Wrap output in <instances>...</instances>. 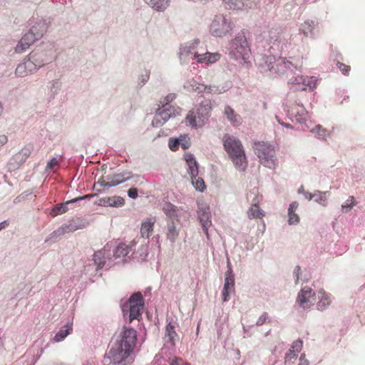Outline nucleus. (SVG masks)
<instances>
[{
    "label": "nucleus",
    "instance_id": "f257e3e1",
    "mask_svg": "<svg viewBox=\"0 0 365 365\" xmlns=\"http://www.w3.org/2000/svg\"><path fill=\"white\" fill-rule=\"evenodd\" d=\"M137 338L136 331L133 329H125L120 339L113 343L110 350L106 353L105 362L120 364L132 352L135 345Z\"/></svg>",
    "mask_w": 365,
    "mask_h": 365
},
{
    "label": "nucleus",
    "instance_id": "f03ea898",
    "mask_svg": "<svg viewBox=\"0 0 365 365\" xmlns=\"http://www.w3.org/2000/svg\"><path fill=\"white\" fill-rule=\"evenodd\" d=\"M223 146L235 168L245 170L247 166L245 152L241 141L233 135L228 134L223 137Z\"/></svg>",
    "mask_w": 365,
    "mask_h": 365
},
{
    "label": "nucleus",
    "instance_id": "7ed1b4c3",
    "mask_svg": "<svg viewBox=\"0 0 365 365\" xmlns=\"http://www.w3.org/2000/svg\"><path fill=\"white\" fill-rule=\"evenodd\" d=\"M302 62L300 59L293 62L285 58H275L273 56H268L265 58V66L273 76H281L287 73L288 70L293 71L302 67Z\"/></svg>",
    "mask_w": 365,
    "mask_h": 365
},
{
    "label": "nucleus",
    "instance_id": "20e7f679",
    "mask_svg": "<svg viewBox=\"0 0 365 365\" xmlns=\"http://www.w3.org/2000/svg\"><path fill=\"white\" fill-rule=\"evenodd\" d=\"M254 149L262 165L270 169L277 167V158L272 145L264 142H258L255 143Z\"/></svg>",
    "mask_w": 365,
    "mask_h": 365
},
{
    "label": "nucleus",
    "instance_id": "39448f33",
    "mask_svg": "<svg viewBox=\"0 0 365 365\" xmlns=\"http://www.w3.org/2000/svg\"><path fill=\"white\" fill-rule=\"evenodd\" d=\"M284 39L282 29L277 26H267L257 37V43L263 46H269L270 48H279Z\"/></svg>",
    "mask_w": 365,
    "mask_h": 365
},
{
    "label": "nucleus",
    "instance_id": "423d86ee",
    "mask_svg": "<svg viewBox=\"0 0 365 365\" xmlns=\"http://www.w3.org/2000/svg\"><path fill=\"white\" fill-rule=\"evenodd\" d=\"M230 55L241 63H247L251 50L246 36L242 34H238L232 41Z\"/></svg>",
    "mask_w": 365,
    "mask_h": 365
},
{
    "label": "nucleus",
    "instance_id": "0eeeda50",
    "mask_svg": "<svg viewBox=\"0 0 365 365\" xmlns=\"http://www.w3.org/2000/svg\"><path fill=\"white\" fill-rule=\"evenodd\" d=\"M212 104L210 100L202 101L197 110H190L186 116V120L192 128L200 127L204 125L210 114Z\"/></svg>",
    "mask_w": 365,
    "mask_h": 365
},
{
    "label": "nucleus",
    "instance_id": "6e6552de",
    "mask_svg": "<svg viewBox=\"0 0 365 365\" xmlns=\"http://www.w3.org/2000/svg\"><path fill=\"white\" fill-rule=\"evenodd\" d=\"M144 306L143 295L140 292H136L131 295L128 302L122 307L124 314L129 312L130 322L138 319L141 316V310Z\"/></svg>",
    "mask_w": 365,
    "mask_h": 365
},
{
    "label": "nucleus",
    "instance_id": "1a4fd4ad",
    "mask_svg": "<svg viewBox=\"0 0 365 365\" xmlns=\"http://www.w3.org/2000/svg\"><path fill=\"white\" fill-rule=\"evenodd\" d=\"M234 27V24L230 18L222 14L216 15L212 20L210 31L213 36H224Z\"/></svg>",
    "mask_w": 365,
    "mask_h": 365
},
{
    "label": "nucleus",
    "instance_id": "9d476101",
    "mask_svg": "<svg viewBox=\"0 0 365 365\" xmlns=\"http://www.w3.org/2000/svg\"><path fill=\"white\" fill-rule=\"evenodd\" d=\"M162 210L171 222H187L190 217L187 210L182 207H177L169 202L163 204Z\"/></svg>",
    "mask_w": 365,
    "mask_h": 365
},
{
    "label": "nucleus",
    "instance_id": "9b49d317",
    "mask_svg": "<svg viewBox=\"0 0 365 365\" xmlns=\"http://www.w3.org/2000/svg\"><path fill=\"white\" fill-rule=\"evenodd\" d=\"M36 30V26H33L29 32L26 33L19 41V43L17 44L16 47V52H23L27 48L30 47V46L34 43L36 40L41 38L43 35V31L41 32H36L35 33Z\"/></svg>",
    "mask_w": 365,
    "mask_h": 365
},
{
    "label": "nucleus",
    "instance_id": "f8f14e48",
    "mask_svg": "<svg viewBox=\"0 0 365 365\" xmlns=\"http://www.w3.org/2000/svg\"><path fill=\"white\" fill-rule=\"evenodd\" d=\"M317 80L314 77H304L298 76L290 79L289 83L295 87L296 90H314L317 86Z\"/></svg>",
    "mask_w": 365,
    "mask_h": 365
},
{
    "label": "nucleus",
    "instance_id": "ddd939ff",
    "mask_svg": "<svg viewBox=\"0 0 365 365\" xmlns=\"http://www.w3.org/2000/svg\"><path fill=\"white\" fill-rule=\"evenodd\" d=\"M315 301V292L312 288L305 287L298 294L297 302L304 309L310 308Z\"/></svg>",
    "mask_w": 365,
    "mask_h": 365
},
{
    "label": "nucleus",
    "instance_id": "4468645a",
    "mask_svg": "<svg viewBox=\"0 0 365 365\" xmlns=\"http://www.w3.org/2000/svg\"><path fill=\"white\" fill-rule=\"evenodd\" d=\"M172 110H173L172 106H169V108L165 106H162L155 113L152 120V125L155 127L163 125L171 117Z\"/></svg>",
    "mask_w": 365,
    "mask_h": 365
},
{
    "label": "nucleus",
    "instance_id": "2eb2a0df",
    "mask_svg": "<svg viewBox=\"0 0 365 365\" xmlns=\"http://www.w3.org/2000/svg\"><path fill=\"white\" fill-rule=\"evenodd\" d=\"M235 292V277L232 270L225 274V284L222 292L223 302L230 299V294Z\"/></svg>",
    "mask_w": 365,
    "mask_h": 365
},
{
    "label": "nucleus",
    "instance_id": "dca6fc26",
    "mask_svg": "<svg viewBox=\"0 0 365 365\" xmlns=\"http://www.w3.org/2000/svg\"><path fill=\"white\" fill-rule=\"evenodd\" d=\"M303 346V341L300 339L294 341L284 357V363L291 364L297 359L298 354Z\"/></svg>",
    "mask_w": 365,
    "mask_h": 365
},
{
    "label": "nucleus",
    "instance_id": "f3484780",
    "mask_svg": "<svg viewBox=\"0 0 365 365\" xmlns=\"http://www.w3.org/2000/svg\"><path fill=\"white\" fill-rule=\"evenodd\" d=\"M262 195H257L252 202L250 207L247 210V216L250 219H262L264 216V212L261 210L258 205L262 200Z\"/></svg>",
    "mask_w": 365,
    "mask_h": 365
},
{
    "label": "nucleus",
    "instance_id": "a211bd4d",
    "mask_svg": "<svg viewBox=\"0 0 365 365\" xmlns=\"http://www.w3.org/2000/svg\"><path fill=\"white\" fill-rule=\"evenodd\" d=\"M220 56L221 55L219 53H194V59L199 63H214L220 60Z\"/></svg>",
    "mask_w": 365,
    "mask_h": 365
},
{
    "label": "nucleus",
    "instance_id": "6ab92c4d",
    "mask_svg": "<svg viewBox=\"0 0 365 365\" xmlns=\"http://www.w3.org/2000/svg\"><path fill=\"white\" fill-rule=\"evenodd\" d=\"M287 115L290 118H294L297 121L301 122L304 119L306 113L302 106L294 104L287 110Z\"/></svg>",
    "mask_w": 365,
    "mask_h": 365
},
{
    "label": "nucleus",
    "instance_id": "aec40b11",
    "mask_svg": "<svg viewBox=\"0 0 365 365\" xmlns=\"http://www.w3.org/2000/svg\"><path fill=\"white\" fill-rule=\"evenodd\" d=\"M31 56L29 59L20 63L16 68L15 73L19 77H24L28 76L35 68V65L32 61H31Z\"/></svg>",
    "mask_w": 365,
    "mask_h": 365
},
{
    "label": "nucleus",
    "instance_id": "412c9836",
    "mask_svg": "<svg viewBox=\"0 0 365 365\" xmlns=\"http://www.w3.org/2000/svg\"><path fill=\"white\" fill-rule=\"evenodd\" d=\"M185 88L188 90L196 91L199 93H211L212 91V88L211 86H207L204 84H200L196 82L195 80H191L186 83L185 85Z\"/></svg>",
    "mask_w": 365,
    "mask_h": 365
},
{
    "label": "nucleus",
    "instance_id": "4be33fe9",
    "mask_svg": "<svg viewBox=\"0 0 365 365\" xmlns=\"http://www.w3.org/2000/svg\"><path fill=\"white\" fill-rule=\"evenodd\" d=\"M100 203L104 206L122 207L125 204V200L120 196H112L101 199Z\"/></svg>",
    "mask_w": 365,
    "mask_h": 365
},
{
    "label": "nucleus",
    "instance_id": "5701e85b",
    "mask_svg": "<svg viewBox=\"0 0 365 365\" xmlns=\"http://www.w3.org/2000/svg\"><path fill=\"white\" fill-rule=\"evenodd\" d=\"M89 197H90V195H86L83 197H76L71 200H68L65 203L57 205L55 207L53 208L52 214L53 216H56L58 215L65 213L68 211V207H67L68 204L72 203V202H76L81 200L88 198Z\"/></svg>",
    "mask_w": 365,
    "mask_h": 365
},
{
    "label": "nucleus",
    "instance_id": "b1692460",
    "mask_svg": "<svg viewBox=\"0 0 365 365\" xmlns=\"http://www.w3.org/2000/svg\"><path fill=\"white\" fill-rule=\"evenodd\" d=\"M196 45L193 43L191 45H185L180 48V58L181 61H186L190 58L194 59V53H197L195 51Z\"/></svg>",
    "mask_w": 365,
    "mask_h": 365
},
{
    "label": "nucleus",
    "instance_id": "393cba45",
    "mask_svg": "<svg viewBox=\"0 0 365 365\" xmlns=\"http://www.w3.org/2000/svg\"><path fill=\"white\" fill-rule=\"evenodd\" d=\"M155 224V220L151 218H147L142 222L140 227V234L143 237L148 238L153 231Z\"/></svg>",
    "mask_w": 365,
    "mask_h": 365
},
{
    "label": "nucleus",
    "instance_id": "a878e982",
    "mask_svg": "<svg viewBox=\"0 0 365 365\" xmlns=\"http://www.w3.org/2000/svg\"><path fill=\"white\" fill-rule=\"evenodd\" d=\"M73 331V323L68 322L63 326L59 331L56 334L53 340L55 342H60L63 341L68 334Z\"/></svg>",
    "mask_w": 365,
    "mask_h": 365
},
{
    "label": "nucleus",
    "instance_id": "bb28decb",
    "mask_svg": "<svg viewBox=\"0 0 365 365\" xmlns=\"http://www.w3.org/2000/svg\"><path fill=\"white\" fill-rule=\"evenodd\" d=\"M224 113L233 125H239L241 124L242 118L240 115L237 114L230 106H225Z\"/></svg>",
    "mask_w": 365,
    "mask_h": 365
},
{
    "label": "nucleus",
    "instance_id": "cd10ccee",
    "mask_svg": "<svg viewBox=\"0 0 365 365\" xmlns=\"http://www.w3.org/2000/svg\"><path fill=\"white\" fill-rule=\"evenodd\" d=\"M319 301L317 302V309L319 310H324L331 304V299L328 294L323 289L319 290L318 292Z\"/></svg>",
    "mask_w": 365,
    "mask_h": 365
},
{
    "label": "nucleus",
    "instance_id": "c85d7f7f",
    "mask_svg": "<svg viewBox=\"0 0 365 365\" xmlns=\"http://www.w3.org/2000/svg\"><path fill=\"white\" fill-rule=\"evenodd\" d=\"M185 159L189 168V173L190 175H198V165L193 155L187 153Z\"/></svg>",
    "mask_w": 365,
    "mask_h": 365
},
{
    "label": "nucleus",
    "instance_id": "c756f323",
    "mask_svg": "<svg viewBox=\"0 0 365 365\" xmlns=\"http://www.w3.org/2000/svg\"><path fill=\"white\" fill-rule=\"evenodd\" d=\"M145 3L158 11H164L169 6L170 0H145Z\"/></svg>",
    "mask_w": 365,
    "mask_h": 365
},
{
    "label": "nucleus",
    "instance_id": "7c9ffc66",
    "mask_svg": "<svg viewBox=\"0 0 365 365\" xmlns=\"http://www.w3.org/2000/svg\"><path fill=\"white\" fill-rule=\"evenodd\" d=\"M299 207V203L297 202H292L288 210V215H289V224L293 225L297 224L299 222V217L297 214L295 213L297 209Z\"/></svg>",
    "mask_w": 365,
    "mask_h": 365
},
{
    "label": "nucleus",
    "instance_id": "2f4dec72",
    "mask_svg": "<svg viewBox=\"0 0 365 365\" xmlns=\"http://www.w3.org/2000/svg\"><path fill=\"white\" fill-rule=\"evenodd\" d=\"M317 26V24H315L314 21H306L301 25L300 31L306 36H313Z\"/></svg>",
    "mask_w": 365,
    "mask_h": 365
},
{
    "label": "nucleus",
    "instance_id": "473e14b6",
    "mask_svg": "<svg viewBox=\"0 0 365 365\" xmlns=\"http://www.w3.org/2000/svg\"><path fill=\"white\" fill-rule=\"evenodd\" d=\"M179 235V232L175 225L174 222L168 223L166 237L171 242H174Z\"/></svg>",
    "mask_w": 365,
    "mask_h": 365
},
{
    "label": "nucleus",
    "instance_id": "72a5a7b5",
    "mask_svg": "<svg viewBox=\"0 0 365 365\" xmlns=\"http://www.w3.org/2000/svg\"><path fill=\"white\" fill-rule=\"evenodd\" d=\"M130 251V247L128 245L124 243H120L113 250V257L115 259L125 257Z\"/></svg>",
    "mask_w": 365,
    "mask_h": 365
},
{
    "label": "nucleus",
    "instance_id": "f704fd0d",
    "mask_svg": "<svg viewBox=\"0 0 365 365\" xmlns=\"http://www.w3.org/2000/svg\"><path fill=\"white\" fill-rule=\"evenodd\" d=\"M165 338L173 345L178 339V334L175 330V326L169 323L165 328Z\"/></svg>",
    "mask_w": 365,
    "mask_h": 365
},
{
    "label": "nucleus",
    "instance_id": "c9c22d12",
    "mask_svg": "<svg viewBox=\"0 0 365 365\" xmlns=\"http://www.w3.org/2000/svg\"><path fill=\"white\" fill-rule=\"evenodd\" d=\"M311 132L320 139H325L329 135V131L320 125H316Z\"/></svg>",
    "mask_w": 365,
    "mask_h": 365
},
{
    "label": "nucleus",
    "instance_id": "e433bc0d",
    "mask_svg": "<svg viewBox=\"0 0 365 365\" xmlns=\"http://www.w3.org/2000/svg\"><path fill=\"white\" fill-rule=\"evenodd\" d=\"M106 247L104 248L103 251L100 250L95 252L93 255V260L95 264L97 265L98 269H102L105 264V260L103 259L104 255V252L106 251Z\"/></svg>",
    "mask_w": 365,
    "mask_h": 365
},
{
    "label": "nucleus",
    "instance_id": "4c0bfd02",
    "mask_svg": "<svg viewBox=\"0 0 365 365\" xmlns=\"http://www.w3.org/2000/svg\"><path fill=\"white\" fill-rule=\"evenodd\" d=\"M226 6L230 9H241L244 6L242 0H222Z\"/></svg>",
    "mask_w": 365,
    "mask_h": 365
},
{
    "label": "nucleus",
    "instance_id": "58836bf2",
    "mask_svg": "<svg viewBox=\"0 0 365 365\" xmlns=\"http://www.w3.org/2000/svg\"><path fill=\"white\" fill-rule=\"evenodd\" d=\"M192 185L195 189L202 192L206 188L204 180L197 175H190Z\"/></svg>",
    "mask_w": 365,
    "mask_h": 365
},
{
    "label": "nucleus",
    "instance_id": "ea45409f",
    "mask_svg": "<svg viewBox=\"0 0 365 365\" xmlns=\"http://www.w3.org/2000/svg\"><path fill=\"white\" fill-rule=\"evenodd\" d=\"M85 223L83 225H80L78 222H76L75 220H72L68 225H64L61 229L66 230L67 232H73L78 229H81L85 227Z\"/></svg>",
    "mask_w": 365,
    "mask_h": 365
},
{
    "label": "nucleus",
    "instance_id": "a19ab883",
    "mask_svg": "<svg viewBox=\"0 0 365 365\" xmlns=\"http://www.w3.org/2000/svg\"><path fill=\"white\" fill-rule=\"evenodd\" d=\"M327 192L317 191L315 192V201L323 206L327 205Z\"/></svg>",
    "mask_w": 365,
    "mask_h": 365
},
{
    "label": "nucleus",
    "instance_id": "79ce46f5",
    "mask_svg": "<svg viewBox=\"0 0 365 365\" xmlns=\"http://www.w3.org/2000/svg\"><path fill=\"white\" fill-rule=\"evenodd\" d=\"M356 205V201L354 196H350L346 201L341 205V210L343 212L346 213L350 209Z\"/></svg>",
    "mask_w": 365,
    "mask_h": 365
},
{
    "label": "nucleus",
    "instance_id": "37998d69",
    "mask_svg": "<svg viewBox=\"0 0 365 365\" xmlns=\"http://www.w3.org/2000/svg\"><path fill=\"white\" fill-rule=\"evenodd\" d=\"M336 66L344 75H349L351 71V66L339 61L337 62Z\"/></svg>",
    "mask_w": 365,
    "mask_h": 365
},
{
    "label": "nucleus",
    "instance_id": "c03bdc74",
    "mask_svg": "<svg viewBox=\"0 0 365 365\" xmlns=\"http://www.w3.org/2000/svg\"><path fill=\"white\" fill-rule=\"evenodd\" d=\"M175 98V95L174 93H170V94L167 95L164 98L163 101L160 102L162 103V106H165V107L169 108V106H170L169 105V103L172 102Z\"/></svg>",
    "mask_w": 365,
    "mask_h": 365
},
{
    "label": "nucleus",
    "instance_id": "a18cd8bd",
    "mask_svg": "<svg viewBox=\"0 0 365 365\" xmlns=\"http://www.w3.org/2000/svg\"><path fill=\"white\" fill-rule=\"evenodd\" d=\"M123 179L120 175H115L112 180L108 182V187L115 186L123 182Z\"/></svg>",
    "mask_w": 365,
    "mask_h": 365
},
{
    "label": "nucleus",
    "instance_id": "49530a36",
    "mask_svg": "<svg viewBox=\"0 0 365 365\" xmlns=\"http://www.w3.org/2000/svg\"><path fill=\"white\" fill-rule=\"evenodd\" d=\"M169 148L173 151H176L180 145V141L179 140H173L170 139L168 143Z\"/></svg>",
    "mask_w": 365,
    "mask_h": 365
},
{
    "label": "nucleus",
    "instance_id": "de8ad7c7",
    "mask_svg": "<svg viewBox=\"0 0 365 365\" xmlns=\"http://www.w3.org/2000/svg\"><path fill=\"white\" fill-rule=\"evenodd\" d=\"M200 220L202 222V227L207 230V226L210 222L208 214L204 212L201 216H200Z\"/></svg>",
    "mask_w": 365,
    "mask_h": 365
},
{
    "label": "nucleus",
    "instance_id": "09e8293b",
    "mask_svg": "<svg viewBox=\"0 0 365 365\" xmlns=\"http://www.w3.org/2000/svg\"><path fill=\"white\" fill-rule=\"evenodd\" d=\"M58 160L56 158H53L46 165V169L53 170L58 166Z\"/></svg>",
    "mask_w": 365,
    "mask_h": 365
},
{
    "label": "nucleus",
    "instance_id": "8fccbe9b",
    "mask_svg": "<svg viewBox=\"0 0 365 365\" xmlns=\"http://www.w3.org/2000/svg\"><path fill=\"white\" fill-rule=\"evenodd\" d=\"M98 186H105L108 187V182H106L103 177H101L100 179H98V182L94 184V188L98 191L101 192V190L98 188Z\"/></svg>",
    "mask_w": 365,
    "mask_h": 365
},
{
    "label": "nucleus",
    "instance_id": "3c124183",
    "mask_svg": "<svg viewBox=\"0 0 365 365\" xmlns=\"http://www.w3.org/2000/svg\"><path fill=\"white\" fill-rule=\"evenodd\" d=\"M268 319V314L267 313L262 314L256 322V325L262 326L264 324Z\"/></svg>",
    "mask_w": 365,
    "mask_h": 365
},
{
    "label": "nucleus",
    "instance_id": "603ef678",
    "mask_svg": "<svg viewBox=\"0 0 365 365\" xmlns=\"http://www.w3.org/2000/svg\"><path fill=\"white\" fill-rule=\"evenodd\" d=\"M128 196L132 199H135L138 197V190L135 187H131L128 190Z\"/></svg>",
    "mask_w": 365,
    "mask_h": 365
},
{
    "label": "nucleus",
    "instance_id": "864d4df0",
    "mask_svg": "<svg viewBox=\"0 0 365 365\" xmlns=\"http://www.w3.org/2000/svg\"><path fill=\"white\" fill-rule=\"evenodd\" d=\"M180 145H181L183 150H186L190 147V143L186 140L185 138L179 139Z\"/></svg>",
    "mask_w": 365,
    "mask_h": 365
},
{
    "label": "nucleus",
    "instance_id": "5fc2aeb1",
    "mask_svg": "<svg viewBox=\"0 0 365 365\" xmlns=\"http://www.w3.org/2000/svg\"><path fill=\"white\" fill-rule=\"evenodd\" d=\"M300 270H301V268L299 266H297L295 268H294V274L296 276V283H298V281H299V273H300Z\"/></svg>",
    "mask_w": 365,
    "mask_h": 365
},
{
    "label": "nucleus",
    "instance_id": "6e6d98bb",
    "mask_svg": "<svg viewBox=\"0 0 365 365\" xmlns=\"http://www.w3.org/2000/svg\"><path fill=\"white\" fill-rule=\"evenodd\" d=\"M171 365H188L186 363H184L181 359H176L174 362L171 364Z\"/></svg>",
    "mask_w": 365,
    "mask_h": 365
},
{
    "label": "nucleus",
    "instance_id": "4d7b16f0",
    "mask_svg": "<svg viewBox=\"0 0 365 365\" xmlns=\"http://www.w3.org/2000/svg\"><path fill=\"white\" fill-rule=\"evenodd\" d=\"M304 196H305L306 198H307L308 200H311L312 199L315 197V193L312 194L310 192H305L304 193Z\"/></svg>",
    "mask_w": 365,
    "mask_h": 365
},
{
    "label": "nucleus",
    "instance_id": "13d9d810",
    "mask_svg": "<svg viewBox=\"0 0 365 365\" xmlns=\"http://www.w3.org/2000/svg\"><path fill=\"white\" fill-rule=\"evenodd\" d=\"M21 153H22L24 155L28 157L30 155V152L28 149L24 148L21 150Z\"/></svg>",
    "mask_w": 365,
    "mask_h": 365
},
{
    "label": "nucleus",
    "instance_id": "bf43d9fd",
    "mask_svg": "<svg viewBox=\"0 0 365 365\" xmlns=\"http://www.w3.org/2000/svg\"><path fill=\"white\" fill-rule=\"evenodd\" d=\"M8 222L6 221H4L0 223V230H1L2 229H4L6 228L7 226H8Z\"/></svg>",
    "mask_w": 365,
    "mask_h": 365
},
{
    "label": "nucleus",
    "instance_id": "052dcab7",
    "mask_svg": "<svg viewBox=\"0 0 365 365\" xmlns=\"http://www.w3.org/2000/svg\"><path fill=\"white\" fill-rule=\"evenodd\" d=\"M276 118L277 119L278 122L282 124V125L287 127V128H292V125L290 124H287V123H284L280 121V120L278 118L277 116H276Z\"/></svg>",
    "mask_w": 365,
    "mask_h": 365
},
{
    "label": "nucleus",
    "instance_id": "680f3d73",
    "mask_svg": "<svg viewBox=\"0 0 365 365\" xmlns=\"http://www.w3.org/2000/svg\"><path fill=\"white\" fill-rule=\"evenodd\" d=\"M299 192H304V187H303V186H302V187L299 189Z\"/></svg>",
    "mask_w": 365,
    "mask_h": 365
},
{
    "label": "nucleus",
    "instance_id": "e2e57ef3",
    "mask_svg": "<svg viewBox=\"0 0 365 365\" xmlns=\"http://www.w3.org/2000/svg\"><path fill=\"white\" fill-rule=\"evenodd\" d=\"M304 354H303L300 356V361H302L304 359Z\"/></svg>",
    "mask_w": 365,
    "mask_h": 365
}]
</instances>
